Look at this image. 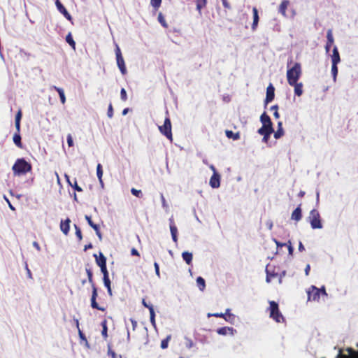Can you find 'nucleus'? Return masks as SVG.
Segmentation results:
<instances>
[{"instance_id": "nucleus-1", "label": "nucleus", "mask_w": 358, "mask_h": 358, "mask_svg": "<svg viewBox=\"0 0 358 358\" xmlns=\"http://www.w3.org/2000/svg\"><path fill=\"white\" fill-rule=\"evenodd\" d=\"M88 282L91 284L92 292V296H91V307L94 309H96L99 310H101L102 312L106 311V308L103 306H101L99 305V303L96 302V298L98 296L97 293V288L94 284V280H93V273L90 268H85Z\"/></svg>"}, {"instance_id": "nucleus-2", "label": "nucleus", "mask_w": 358, "mask_h": 358, "mask_svg": "<svg viewBox=\"0 0 358 358\" xmlns=\"http://www.w3.org/2000/svg\"><path fill=\"white\" fill-rule=\"evenodd\" d=\"M13 171L15 175L20 176L24 175L30 172L32 169V166L30 163L27 162L24 158L17 159L12 167Z\"/></svg>"}, {"instance_id": "nucleus-3", "label": "nucleus", "mask_w": 358, "mask_h": 358, "mask_svg": "<svg viewBox=\"0 0 358 358\" xmlns=\"http://www.w3.org/2000/svg\"><path fill=\"white\" fill-rule=\"evenodd\" d=\"M301 75V66L298 62L295 63L294 65L289 69L287 71V79L289 85H293L298 82Z\"/></svg>"}, {"instance_id": "nucleus-4", "label": "nucleus", "mask_w": 358, "mask_h": 358, "mask_svg": "<svg viewBox=\"0 0 358 358\" xmlns=\"http://www.w3.org/2000/svg\"><path fill=\"white\" fill-rule=\"evenodd\" d=\"M268 310L269 311L270 317L272 318L274 321L278 323L285 322V317L280 311L278 303L274 301H269V307Z\"/></svg>"}, {"instance_id": "nucleus-5", "label": "nucleus", "mask_w": 358, "mask_h": 358, "mask_svg": "<svg viewBox=\"0 0 358 358\" xmlns=\"http://www.w3.org/2000/svg\"><path fill=\"white\" fill-rule=\"evenodd\" d=\"M260 121L262 124V127L258 129V133H263L268 135V133H273L274 129L273 128V123L270 117L264 112L260 116Z\"/></svg>"}, {"instance_id": "nucleus-6", "label": "nucleus", "mask_w": 358, "mask_h": 358, "mask_svg": "<svg viewBox=\"0 0 358 358\" xmlns=\"http://www.w3.org/2000/svg\"><path fill=\"white\" fill-rule=\"evenodd\" d=\"M308 220L313 229H322L323 227L320 214L317 210H311Z\"/></svg>"}, {"instance_id": "nucleus-7", "label": "nucleus", "mask_w": 358, "mask_h": 358, "mask_svg": "<svg viewBox=\"0 0 358 358\" xmlns=\"http://www.w3.org/2000/svg\"><path fill=\"white\" fill-rule=\"evenodd\" d=\"M159 130L160 133L165 136L171 142L173 141L171 122L169 116L165 118L164 124L159 126Z\"/></svg>"}, {"instance_id": "nucleus-8", "label": "nucleus", "mask_w": 358, "mask_h": 358, "mask_svg": "<svg viewBox=\"0 0 358 358\" xmlns=\"http://www.w3.org/2000/svg\"><path fill=\"white\" fill-rule=\"evenodd\" d=\"M115 55L117 66L121 71L122 75H125L127 73V68L125 66L124 60L122 57L120 48L117 45L115 48Z\"/></svg>"}, {"instance_id": "nucleus-9", "label": "nucleus", "mask_w": 358, "mask_h": 358, "mask_svg": "<svg viewBox=\"0 0 358 358\" xmlns=\"http://www.w3.org/2000/svg\"><path fill=\"white\" fill-rule=\"evenodd\" d=\"M266 280L267 282H270L273 278L278 277L279 282L281 283L282 275L284 276L285 275V271L282 272V275L278 274V273L275 272L274 268L273 270H271L269 266H266Z\"/></svg>"}, {"instance_id": "nucleus-10", "label": "nucleus", "mask_w": 358, "mask_h": 358, "mask_svg": "<svg viewBox=\"0 0 358 358\" xmlns=\"http://www.w3.org/2000/svg\"><path fill=\"white\" fill-rule=\"evenodd\" d=\"M308 301H319L320 293L319 288L312 285L307 291Z\"/></svg>"}, {"instance_id": "nucleus-11", "label": "nucleus", "mask_w": 358, "mask_h": 358, "mask_svg": "<svg viewBox=\"0 0 358 358\" xmlns=\"http://www.w3.org/2000/svg\"><path fill=\"white\" fill-rule=\"evenodd\" d=\"M275 97V87L273 85L270 83L269 85L266 88V96L265 99V104H268V103L271 102Z\"/></svg>"}, {"instance_id": "nucleus-12", "label": "nucleus", "mask_w": 358, "mask_h": 358, "mask_svg": "<svg viewBox=\"0 0 358 358\" xmlns=\"http://www.w3.org/2000/svg\"><path fill=\"white\" fill-rule=\"evenodd\" d=\"M56 6L58 10L64 15V16L69 20H71L72 17L69 13L67 11L66 8L63 6V4L60 2L59 0H56L55 1Z\"/></svg>"}, {"instance_id": "nucleus-13", "label": "nucleus", "mask_w": 358, "mask_h": 358, "mask_svg": "<svg viewBox=\"0 0 358 358\" xmlns=\"http://www.w3.org/2000/svg\"><path fill=\"white\" fill-rule=\"evenodd\" d=\"M210 185L213 188H217L220 185V176L217 173H213L210 179Z\"/></svg>"}, {"instance_id": "nucleus-14", "label": "nucleus", "mask_w": 358, "mask_h": 358, "mask_svg": "<svg viewBox=\"0 0 358 358\" xmlns=\"http://www.w3.org/2000/svg\"><path fill=\"white\" fill-rule=\"evenodd\" d=\"M71 220L66 218L64 221L62 220L60 223V229L65 234L67 235L70 230Z\"/></svg>"}, {"instance_id": "nucleus-15", "label": "nucleus", "mask_w": 358, "mask_h": 358, "mask_svg": "<svg viewBox=\"0 0 358 358\" xmlns=\"http://www.w3.org/2000/svg\"><path fill=\"white\" fill-rule=\"evenodd\" d=\"M301 218H302V210H301V204H300L292 212V215H291V219L296 222H299L301 220Z\"/></svg>"}, {"instance_id": "nucleus-16", "label": "nucleus", "mask_w": 358, "mask_h": 358, "mask_svg": "<svg viewBox=\"0 0 358 358\" xmlns=\"http://www.w3.org/2000/svg\"><path fill=\"white\" fill-rule=\"evenodd\" d=\"M327 41L326 45H325V50H326L327 52H328L330 50L331 46L332 45V44L334 43V41L331 29H329L327 31Z\"/></svg>"}, {"instance_id": "nucleus-17", "label": "nucleus", "mask_w": 358, "mask_h": 358, "mask_svg": "<svg viewBox=\"0 0 358 358\" xmlns=\"http://www.w3.org/2000/svg\"><path fill=\"white\" fill-rule=\"evenodd\" d=\"M96 264L101 267L106 265V258L101 252H99V256L94 255Z\"/></svg>"}, {"instance_id": "nucleus-18", "label": "nucleus", "mask_w": 358, "mask_h": 358, "mask_svg": "<svg viewBox=\"0 0 358 358\" xmlns=\"http://www.w3.org/2000/svg\"><path fill=\"white\" fill-rule=\"evenodd\" d=\"M252 13H253V22L252 24V29L253 31L256 30L258 22H259V14H258V10L256 7H253L252 8Z\"/></svg>"}, {"instance_id": "nucleus-19", "label": "nucleus", "mask_w": 358, "mask_h": 358, "mask_svg": "<svg viewBox=\"0 0 358 358\" xmlns=\"http://www.w3.org/2000/svg\"><path fill=\"white\" fill-rule=\"evenodd\" d=\"M341 62L340 55L337 47H334L332 51L331 62L338 64Z\"/></svg>"}, {"instance_id": "nucleus-20", "label": "nucleus", "mask_w": 358, "mask_h": 358, "mask_svg": "<svg viewBox=\"0 0 358 358\" xmlns=\"http://www.w3.org/2000/svg\"><path fill=\"white\" fill-rule=\"evenodd\" d=\"M13 142L15 144L17 147L19 148H22V143L21 141V136H20V131L16 130V132L13 135Z\"/></svg>"}, {"instance_id": "nucleus-21", "label": "nucleus", "mask_w": 358, "mask_h": 358, "mask_svg": "<svg viewBox=\"0 0 358 358\" xmlns=\"http://www.w3.org/2000/svg\"><path fill=\"white\" fill-rule=\"evenodd\" d=\"M289 5V1L288 0H283L278 8L279 13H280L283 16H286V10Z\"/></svg>"}, {"instance_id": "nucleus-22", "label": "nucleus", "mask_w": 358, "mask_h": 358, "mask_svg": "<svg viewBox=\"0 0 358 358\" xmlns=\"http://www.w3.org/2000/svg\"><path fill=\"white\" fill-rule=\"evenodd\" d=\"M22 110L19 109L17 113L15 115V126L16 130L20 131V121L22 119Z\"/></svg>"}, {"instance_id": "nucleus-23", "label": "nucleus", "mask_w": 358, "mask_h": 358, "mask_svg": "<svg viewBox=\"0 0 358 358\" xmlns=\"http://www.w3.org/2000/svg\"><path fill=\"white\" fill-rule=\"evenodd\" d=\"M234 329L232 327H224L217 329V333L220 335H227L228 333L233 334Z\"/></svg>"}, {"instance_id": "nucleus-24", "label": "nucleus", "mask_w": 358, "mask_h": 358, "mask_svg": "<svg viewBox=\"0 0 358 358\" xmlns=\"http://www.w3.org/2000/svg\"><path fill=\"white\" fill-rule=\"evenodd\" d=\"M52 88L58 92L62 103L64 104L66 102V97L63 89L56 86H52Z\"/></svg>"}, {"instance_id": "nucleus-25", "label": "nucleus", "mask_w": 358, "mask_h": 358, "mask_svg": "<svg viewBox=\"0 0 358 358\" xmlns=\"http://www.w3.org/2000/svg\"><path fill=\"white\" fill-rule=\"evenodd\" d=\"M225 134L228 138H232L233 140H238L241 138L239 132L234 133L230 130H226Z\"/></svg>"}, {"instance_id": "nucleus-26", "label": "nucleus", "mask_w": 358, "mask_h": 358, "mask_svg": "<svg viewBox=\"0 0 358 358\" xmlns=\"http://www.w3.org/2000/svg\"><path fill=\"white\" fill-rule=\"evenodd\" d=\"M182 257L183 260L189 265L192 262V254L191 252H189L187 251L183 252L182 253Z\"/></svg>"}, {"instance_id": "nucleus-27", "label": "nucleus", "mask_w": 358, "mask_h": 358, "mask_svg": "<svg viewBox=\"0 0 358 358\" xmlns=\"http://www.w3.org/2000/svg\"><path fill=\"white\" fill-rule=\"evenodd\" d=\"M294 87V94L300 96L303 94V84L301 83H296V84L293 85Z\"/></svg>"}, {"instance_id": "nucleus-28", "label": "nucleus", "mask_w": 358, "mask_h": 358, "mask_svg": "<svg viewBox=\"0 0 358 358\" xmlns=\"http://www.w3.org/2000/svg\"><path fill=\"white\" fill-rule=\"evenodd\" d=\"M169 225H170V231H171V235L177 234L178 229L175 224L174 220H173V217L169 218Z\"/></svg>"}, {"instance_id": "nucleus-29", "label": "nucleus", "mask_w": 358, "mask_h": 358, "mask_svg": "<svg viewBox=\"0 0 358 358\" xmlns=\"http://www.w3.org/2000/svg\"><path fill=\"white\" fill-rule=\"evenodd\" d=\"M228 312H230L229 309H227L225 313H208V317H222L224 318L226 321H229V320L227 319L226 317V315L227 314Z\"/></svg>"}, {"instance_id": "nucleus-30", "label": "nucleus", "mask_w": 358, "mask_h": 358, "mask_svg": "<svg viewBox=\"0 0 358 358\" xmlns=\"http://www.w3.org/2000/svg\"><path fill=\"white\" fill-rule=\"evenodd\" d=\"M196 284L201 291H203L206 287L205 280L199 276L196 278Z\"/></svg>"}, {"instance_id": "nucleus-31", "label": "nucleus", "mask_w": 358, "mask_h": 358, "mask_svg": "<svg viewBox=\"0 0 358 358\" xmlns=\"http://www.w3.org/2000/svg\"><path fill=\"white\" fill-rule=\"evenodd\" d=\"M103 280L105 287L107 288L108 295L111 296L113 295V293H112V289H111V286H110V280L109 278H103Z\"/></svg>"}, {"instance_id": "nucleus-32", "label": "nucleus", "mask_w": 358, "mask_h": 358, "mask_svg": "<svg viewBox=\"0 0 358 358\" xmlns=\"http://www.w3.org/2000/svg\"><path fill=\"white\" fill-rule=\"evenodd\" d=\"M96 175L101 184H103L102 176L103 169L101 164H98L96 166Z\"/></svg>"}, {"instance_id": "nucleus-33", "label": "nucleus", "mask_w": 358, "mask_h": 358, "mask_svg": "<svg viewBox=\"0 0 358 358\" xmlns=\"http://www.w3.org/2000/svg\"><path fill=\"white\" fill-rule=\"evenodd\" d=\"M207 3V0H196V9L201 13L202 8H205Z\"/></svg>"}, {"instance_id": "nucleus-34", "label": "nucleus", "mask_w": 358, "mask_h": 358, "mask_svg": "<svg viewBox=\"0 0 358 358\" xmlns=\"http://www.w3.org/2000/svg\"><path fill=\"white\" fill-rule=\"evenodd\" d=\"M66 41L73 48H76V43L71 36V33H69L66 36Z\"/></svg>"}, {"instance_id": "nucleus-35", "label": "nucleus", "mask_w": 358, "mask_h": 358, "mask_svg": "<svg viewBox=\"0 0 358 358\" xmlns=\"http://www.w3.org/2000/svg\"><path fill=\"white\" fill-rule=\"evenodd\" d=\"M337 65L338 64H332V66H331V74H332L333 79H334V81H336V76L338 75V67H337Z\"/></svg>"}, {"instance_id": "nucleus-36", "label": "nucleus", "mask_w": 358, "mask_h": 358, "mask_svg": "<svg viewBox=\"0 0 358 358\" xmlns=\"http://www.w3.org/2000/svg\"><path fill=\"white\" fill-rule=\"evenodd\" d=\"M150 322L152 325H155V313L154 310V307H150Z\"/></svg>"}, {"instance_id": "nucleus-37", "label": "nucleus", "mask_w": 358, "mask_h": 358, "mask_svg": "<svg viewBox=\"0 0 358 358\" xmlns=\"http://www.w3.org/2000/svg\"><path fill=\"white\" fill-rule=\"evenodd\" d=\"M158 20L159 22V23L165 28H167L168 27V24L162 15V13H159V15H158Z\"/></svg>"}, {"instance_id": "nucleus-38", "label": "nucleus", "mask_w": 358, "mask_h": 358, "mask_svg": "<svg viewBox=\"0 0 358 358\" xmlns=\"http://www.w3.org/2000/svg\"><path fill=\"white\" fill-rule=\"evenodd\" d=\"M285 134V131L283 129H277V131L274 132V138L275 139H279Z\"/></svg>"}, {"instance_id": "nucleus-39", "label": "nucleus", "mask_w": 358, "mask_h": 358, "mask_svg": "<svg viewBox=\"0 0 358 358\" xmlns=\"http://www.w3.org/2000/svg\"><path fill=\"white\" fill-rule=\"evenodd\" d=\"M101 324H102V327H103L101 334H102V336L104 338H107V336H108V335H107L108 328H107V325H106V321L104 320L103 322H102Z\"/></svg>"}, {"instance_id": "nucleus-40", "label": "nucleus", "mask_w": 358, "mask_h": 358, "mask_svg": "<svg viewBox=\"0 0 358 358\" xmlns=\"http://www.w3.org/2000/svg\"><path fill=\"white\" fill-rule=\"evenodd\" d=\"M271 110H274L273 116L275 118L278 119L280 117V114L278 113V105H274L271 107Z\"/></svg>"}, {"instance_id": "nucleus-41", "label": "nucleus", "mask_w": 358, "mask_h": 358, "mask_svg": "<svg viewBox=\"0 0 358 358\" xmlns=\"http://www.w3.org/2000/svg\"><path fill=\"white\" fill-rule=\"evenodd\" d=\"M131 192L133 195L136 196V197L141 198L143 196L142 192L135 188H132L131 189Z\"/></svg>"}, {"instance_id": "nucleus-42", "label": "nucleus", "mask_w": 358, "mask_h": 358, "mask_svg": "<svg viewBox=\"0 0 358 358\" xmlns=\"http://www.w3.org/2000/svg\"><path fill=\"white\" fill-rule=\"evenodd\" d=\"M150 3L155 9H158L162 3V0H151Z\"/></svg>"}, {"instance_id": "nucleus-43", "label": "nucleus", "mask_w": 358, "mask_h": 358, "mask_svg": "<svg viewBox=\"0 0 358 358\" xmlns=\"http://www.w3.org/2000/svg\"><path fill=\"white\" fill-rule=\"evenodd\" d=\"M100 268H101V271L103 275V278H109L108 271L106 265L101 266Z\"/></svg>"}, {"instance_id": "nucleus-44", "label": "nucleus", "mask_w": 358, "mask_h": 358, "mask_svg": "<svg viewBox=\"0 0 358 358\" xmlns=\"http://www.w3.org/2000/svg\"><path fill=\"white\" fill-rule=\"evenodd\" d=\"M169 339H170V336H168L167 338H166L165 339H163L162 341V342H161V348L162 349H165V348H166L168 347Z\"/></svg>"}, {"instance_id": "nucleus-45", "label": "nucleus", "mask_w": 358, "mask_h": 358, "mask_svg": "<svg viewBox=\"0 0 358 358\" xmlns=\"http://www.w3.org/2000/svg\"><path fill=\"white\" fill-rule=\"evenodd\" d=\"M75 229L77 238H78L79 241H81L83 238V236L80 229L77 225H75Z\"/></svg>"}, {"instance_id": "nucleus-46", "label": "nucleus", "mask_w": 358, "mask_h": 358, "mask_svg": "<svg viewBox=\"0 0 358 358\" xmlns=\"http://www.w3.org/2000/svg\"><path fill=\"white\" fill-rule=\"evenodd\" d=\"M108 354L109 356H110L112 358H122V356L120 355L116 354L113 350L111 349H108Z\"/></svg>"}, {"instance_id": "nucleus-47", "label": "nucleus", "mask_w": 358, "mask_h": 358, "mask_svg": "<svg viewBox=\"0 0 358 358\" xmlns=\"http://www.w3.org/2000/svg\"><path fill=\"white\" fill-rule=\"evenodd\" d=\"M120 97L123 101H126L127 100V92L124 88H122L120 91Z\"/></svg>"}, {"instance_id": "nucleus-48", "label": "nucleus", "mask_w": 358, "mask_h": 358, "mask_svg": "<svg viewBox=\"0 0 358 358\" xmlns=\"http://www.w3.org/2000/svg\"><path fill=\"white\" fill-rule=\"evenodd\" d=\"M76 326L78 329V334H79L80 338L83 340H86L85 336L84 335L83 331L79 329V322H78V320H76Z\"/></svg>"}, {"instance_id": "nucleus-49", "label": "nucleus", "mask_w": 358, "mask_h": 358, "mask_svg": "<svg viewBox=\"0 0 358 358\" xmlns=\"http://www.w3.org/2000/svg\"><path fill=\"white\" fill-rule=\"evenodd\" d=\"M107 115L110 118L113 116V108L111 103H110L108 106Z\"/></svg>"}, {"instance_id": "nucleus-50", "label": "nucleus", "mask_w": 358, "mask_h": 358, "mask_svg": "<svg viewBox=\"0 0 358 358\" xmlns=\"http://www.w3.org/2000/svg\"><path fill=\"white\" fill-rule=\"evenodd\" d=\"M67 143L69 147L73 146V138L70 134L67 135Z\"/></svg>"}, {"instance_id": "nucleus-51", "label": "nucleus", "mask_w": 358, "mask_h": 358, "mask_svg": "<svg viewBox=\"0 0 358 358\" xmlns=\"http://www.w3.org/2000/svg\"><path fill=\"white\" fill-rule=\"evenodd\" d=\"M287 249H288V251H289V255H293V252H294V248H293V247L292 245V243H291L290 241H288V244H287Z\"/></svg>"}, {"instance_id": "nucleus-52", "label": "nucleus", "mask_w": 358, "mask_h": 358, "mask_svg": "<svg viewBox=\"0 0 358 358\" xmlns=\"http://www.w3.org/2000/svg\"><path fill=\"white\" fill-rule=\"evenodd\" d=\"M71 186L73 187L78 192L83 191V189L80 186L78 185L76 180H75L74 184L73 185L71 184Z\"/></svg>"}, {"instance_id": "nucleus-53", "label": "nucleus", "mask_w": 358, "mask_h": 358, "mask_svg": "<svg viewBox=\"0 0 358 358\" xmlns=\"http://www.w3.org/2000/svg\"><path fill=\"white\" fill-rule=\"evenodd\" d=\"M222 5H223L224 8H226V9H230L231 8V6H230V4H229V3L228 2L227 0H222Z\"/></svg>"}, {"instance_id": "nucleus-54", "label": "nucleus", "mask_w": 358, "mask_h": 358, "mask_svg": "<svg viewBox=\"0 0 358 358\" xmlns=\"http://www.w3.org/2000/svg\"><path fill=\"white\" fill-rule=\"evenodd\" d=\"M154 266H155V269L156 275H157L158 277H160V273H159V264H158L157 262H155V263H154Z\"/></svg>"}, {"instance_id": "nucleus-55", "label": "nucleus", "mask_w": 358, "mask_h": 358, "mask_svg": "<svg viewBox=\"0 0 358 358\" xmlns=\"http://www.w3.org/2000/svg\"><path fill=\"white\" fill-rule=\"evenodd\" d=\"M258 134H260V135H262L263 136V141L264 142H266L272 133H268V135L266 134L265 133L264 134H263V133H258Z\"/></svg>"}, {"instance_id": "nucleus-56", "label": "nucleus", "mask_w": 358, "mask_h": 358, "mask_svg": "<svg viewBox=\"0 0 358 358\" xmlns=\"http://www.w3.org/2000/svg\"><path fill=\"white\" fill-rule=\"evenodd\" d=\"M319 290H320V294L325 296H327V293L325 287L324 286L322 287L321 288H319Z\"/></svg>"}, {"instance_id": "nucleus-57", "label": "nucleus", "mask_w": 358, "mask_h": 358, "mask_svg": "<svg viewBox=\"0 0 358 358\" xmlns=\"http://www.w3.org/2000/svg\"><path fill=\"white\" fill-rule=\"evenodd\" d=\"M85 218L87 221V223L89 224V225L92 226L94 222H92L91 217L89 215H85Z\"/></svg>"}, {"instance_id": "nucleus-58", "label": "nucleus", "mask_w": 358, "mask_h": 358, "mask_svg": "<svg viewBox=\"0 0 358 358\" xmlns=\"http://www.w3.org/2000/svg\"><path fill=\"white\" fill-rule=\"evenodd\" d=\"M142 303L145 308H148L149 310H150V307H153V306L152 304L147 303V302L145 301V300L144 299L142 300Z\"/></svg>"}, {"instance_id": "nucleus-59", "label": "nucleus", "mask_w": 358, "mask_h": 358, "mask_svg": "<svg viewBox=\"0 0 358 358\" xmlns=\"http://www.w3.org/2000/svg\"><path fill=\"white\" fill-rule=\"evenodd\" d=\"M131 255H135V256H138V257L140 256L139 252H138V250L136 248L131 249Z\"/></svg>"}, {"instance_id": "nucleus-60", "label": "nucleus", "mask_w": 358, "mask_h": 358, "mask_svg": "<svg viewBox=\"0 0 358 358\" xmlns=\"http://www.w3.org/2000/svg\"><path fill=\"white\" fill-rule=\"evenodd\" d=\"M3 198H4V199L6 200V201L7 202V203L8 204L9 208H10L11 210H15V208H14V207L12 206V204L10 203V202L9 199H8L6 196H3Z\"/></svg>"}, {"instance_id": "nucleus-61", "label": "nucleus", "mask_w": 358, "mask_h": 358, "mask_svg": "<svg viewBox=\"0 0 358 358\" xmlns=\"http://www.w3.org/2000/svg\"><path fill=\"white\" fill-rule=\"evenodd\" d=\"M94 231L95 232H98L100 231L99 229V226L96 224H93L92 226H90Z\"/></svg>"}, {"instance_id": "nucleus-62", "label": "nucleus", "mask_w": 358, "mask_h": 358, "mask_svg": "<svg viewBox=\"0 0 358 358\" xmlns=\"http://www.w3.org/2000/svg\"><path fill=\"white\" fill-rule=\"evenodd\" d=\"M94 231L95 232H98L100 231L99 229V226L96 224H93L92 226H90Z\"/></svg>"}, {"instance_id": "nucleus-63", "label": "nucleus", "mask_w": 358, "mask_h": 358, "mask_svg": "<svg viewBox=\"0 0 358 358\" xmlns=\"http://www.w3.org/2000/svg\"><path fill=\"white\" fill-rule=\"evenodd\" d=\"M310 271V266L309 264H307L305 268V274L306 275H308Z\"/></svg>"}, {"instance_id": "nucleus-64", "label": "nucleus", "mask_w": 358, "mask_h": 358, "mask_svg": "<svg viewBox=\"0 0 358 358\" xmlns=\"http://www.w3.org/2000/svg\"><path fill=\"white\" fill-rule=\"evenodd\" d=\"M33 246L38 250V251H40L41 250V247L38 244V242L36 241H34L33 242Z\"/></svg>"}]
</instances>
